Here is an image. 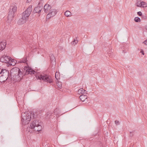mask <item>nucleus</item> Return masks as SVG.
<instances>
[{
	"label": "nucleus",
	"instance_id": "35",
	"mask_svg": "<svg viewBox=\"0 0 147 147\" xmlns=\"http://www.w3.org/2000/svg\"><path fill=\"white\" fill-rule=\"evenodd\" d=\"M41 3L42 4V1L41 2Z\"/></svg>",
	"mask_w": 147,
	"mask_h": 147
},
{
	"label": "nucleus",
	"instance_id": "34",
	"mask_svg": "<svg viewBox=\"0 0 147 147\" xmlns=\"http://www.w3.org/2000/svg\"><path fill=\"white\" fill-rule=\"evenodd\" d=\"M146 29L147 30V26L146 27Z\"/></svg>",
	"mask_w": 147,
	"mask_h": 147
},
{
	"label": "nucleus",
	"instance_id": "36",
	"mask_svg": "<svg viewBox=\"0 0 147 147\" xmlns=\"http://www.w3.org/2000/svg\"><path fill=\"white\" fill-rule=\"evenodd\" d=\"M146 40H147V39Z\"/></svg>",
	"mask_w": 147,
	"mask_h": 147
},
{
	"label": "nucleus",
	"instance_id": "21",
	"mask_svg": "<svg viewBox=\"0 0 147 147\" xmlns=\"http://www.w3.org/2000/svg\"><path fill=\"white\" fill-rule=\"evenodd\" d=\"M142 7H147V3L144 1H142L141 3Z\"/></svg>",
	"mask_w": 147,
	"mask_h": 147
},
{
	"label": "nucleus",
	"instance_id": "29",
	"mask_svg": "<svg viewBox=\"0 0 147 147\" xmlns=\"http://www.w3.org/2000/svg\"><path fill=\"white\" fill-rule=\"evenodd\" d=\"M14 61V59H12L11 61V62L12 63V64H11V65H15V63H13V62Z\"/></svg>",
	"mask_w": 147,
	"mask_h": 147
},
{
	"label": "nucleus",
	"instance_id": "27",
	"mask_svg": "<svg viewBox=\"0 0 147 147\" xmlns=\"http://www.w3.org/2000/svg\"><path fill=\"white\" fill-rule=\"evenodd\" d=\"M137 14L140 16L142 15V13L141 11H139L137 12Z\"/></svg>",
	"mask_w": 147,
	"mask_h": 147
},
{
	"label": "nucleus",
	"instance_id": "6",
	"mask_svg": "<svg viewBox=\"0 0 147 147\" xmlns=\"http://www.w3.org/2000/svg\"><path fill=\"white\" fill-rule=\"evenodd\" d=\"M32 11V6L31 5L29 6L27 9L22 13V17L28 20Z\"/></svg>",
	"mask_w": 147,
	"mask_h": 147
},
{
	"label": "nucleus",
	"instance_id": "33",
	"mask_svg": "<svg viewBox=\"0 0 147 147\" xmlns=\"http://www.w3.org/2000/svg\"><path fill=\"white\" fill-rule=\"evenodd\" d=\"M109 56L110 57H112V56L111 55H109Z\"/></svg>",
	"mask_w": 147,
	"mask_h": 147
},
{
	"label": "nucleus",
	"instance_id": "13",
	"mask_svg": "<svg viewBox=\"0 0 147 147\" xmlns=\"http://www.w3.org/2000/svg\"><path fill=\"white\" fill-rule=\"evenodd\" d=\"M27 20L23 17L20 18L18 21L17 23L19 25H22L26 22Z\"/></svg>",
	"mask_w": 147,
	"mask_h": 147
},
{
	"label": "nucleus",
	"instance_id": "25",
	"mask_svg": "<svg viewBox=\"0 0 147 147\" xmlns=\"http://www.w3.org/2000/svg\"><path fill=\"white\" fill-rule=\"evenodd\" d=\"M59 111V110L58 109H55L54 111V113L56 114H57L58 113H57V111Z\"/></svg>",
	"mask_w": 147,
	"mask_h": 147
},
{
	"label": "nucleus",
	"instance_id": "22",
	"mask_svg": "<svg viewBox=\"0 0 147 147\" xmlns=\"http://www.w3.org/2000/svg\"><path fill=\"white\" fill-rule=\"evenodd\" d=\"M134 20L136 22H140L141 20L139 18L136 17L134 18Z\"/></svg>",
	"mask_w": 147,
	"mask_h": 147
},
{
	"label": "nucleus",
	"instance_id": "4",
	"mask_svg": "<svg viewBox=\"0 0 147 147\" xmlns=\"http://www.w3.org/2000/svg\"><path fill=\"white\" fill-rule=\"evenodd\" d=\"M9 76V71L5 69H0V82L6 81Z\"/></svg>",
	"mask_w": 147,
	"mask_h": 147
},
{
	"label": "nucleus",
	"instance_id": "23",
	"mask_svg": "<svg viewBox=\"0 0 147 147\" xmlns=\"http://www.w3.org/2000/svg\"><path fill=\"white\" fill-rule=\"evenodd\" d=\"M55 77L57 80H58L59 78V73L57 72L55 74Z\"/></svg>",
	"mask_w": 147,
	"mask_h": 147
},
{
	"label": "nucleus",
	"instance_id": "32",
	"mask_svg": "<svg viewBox=\"0 0 147 147\" xmlns=\"http://www.w3.org/2000/svg\"><path fill=\"white\" fill-rule=\"evenodd\" d=\"M74 42H75V44H76V43H78V41L77 40H74Z\"/></svg>",
	"mask_w": 147,
	"mask_h": 147
},
{
	"label": "nucleus",
	"instance_id": "12",
	"mask_svg": "<svg viewBox=\"0 0 147 147\" xmlns=\"http://www.w3.org/2000/svg\"><path fill=\"white\" fill-rule=\"evenodd\" d=\"M51 8V6L48 4H45L44 7V10L46 13H48Z\"/></svg>",
	"mask_w": 147,
	"mask_h": 147
},
{
	"label": "nucleus",
	"instance_id": "3",
	"mask_svg": "<svg viewBox=\"0 0 147 147\" xmlns=\"http://www.w3.org/2000/svg\"><path fill=\"white\" fill-rule=\"evenodd\" d=\"M42 122L41 121L38 119L33 121L31 123L30 126L32 129H34V130L36 131H39L42 130Z\"/></svg>",
	"mask_w": 147,
	"mask_h": 147
},
{
	"label": "nucleus",
	"instance_id": "16",
	"mask_svg": "<svg viewBox=\"0 0 147 147\" xmlns=\"http://www.w3.org/2000/svg\"><path fill=\"white\" fill-rule=\"evenodd\" d=\"M27 58L26 57H24L22 60L18 61L19 63H25L27 62Z\"/></svg>",
	"mask_w": 147,
	"mask_h": 147
},
{
	"label": "nucleus",
	"instance_id": "9",
	"mask_svg": "<svg viewBox=\"0 0 147 147\" xmlns=\"http://www.w3.org/2000/svg\"><path fill=\"white\" fill-rule=\"evenodd\" d=\"M24 70H26V72L25 73V75H27L28 74H30L31 75H32L34 74L35 71L33 70L32 69L26 66L24 67Z\"/></svg>",
	"mask_w": 147,
	"mask_h": 147
},
{
	"label": "nucleus",
	"instance_id": "31",
	"mask_svg": "<svg viewBox=\"0 0 147 147\" xmlns=\"http://www.w3.org/2000/svg\"><path fill=\"white\" fill-rule=\"evenodd\" d=\"M32 0H27L26 2L27 3H29Z\"/></svg>",
	"mask_w": 147,
	"mask_h": 147
},
{
	"label": "nucleus",
	"instance_id": "24",
	"mask_svg": "<svg viewBox=\"0 0 147 147\" xmlns=\"http://www.w3.org/2000/svg\"><path fill=\"white\" fill-rule=\"evenodd\" d=\"M57 85L59 88H61L62 87V83L61 82H58L57 83Z\"/></svg>",
	"mask_w": 147,
	"mask_h": 147
},
{
	"label": "nucleus",
	"instance_id": "14",
	"mask_svg": "<svg viewBox=\"0 0 147 147\" xmlns=\"http://www.w3.org/2000/svg\"><path fill=\"white\" fill-rule=\"evenodd\" d=\"M6 45L5 42H1L0 44V50H3L5 48Z\"/></svg>",
	"mask_w": 147,
	"mask_h": 147
},
{
	"label": "nucleus",
	"instance_id": "18",
	"mask_svg": "<svg viewBox=\"0 0 147 147\" xmlns=\"http://www.w3.org/2000/svg\"><path fill=\"white\" fill-rule=\"evenodd\" d=\"M86 90L83 89V88L80 89L78 91V93L79 94H83L84 93Z\"/></svg>",
	"mask_w": 147,
	"mask_h": 147
},
{
	"label": "nucleus",
	"instance_id": "30",
	"mask_svg": "<svg viewBox=\"0 0 147 147\" xmlns=\"http://www.w3.org/2000/svg\"><path fill=\"white\" fill-rule=\"evenodd\" d=\"M143 43L145 44L146 45H147V40H146Z\"/></svg>",
	"mask_w": 147,
	"mask_h": 147
},
{
	"label": "nucleus",
	"instance_id": "19",
	"mask_svg": "<svg viewBox=\"0 0 147 147\" xmlns=\"http://www.w3.org/2000/svg\"><path fill=\"white\" fill-rule=\"evenodd\" d=\"M141 2L140 1H138L136 3V5L138 7H142Z\"/></svg>",
	"mask_w": 147,
	"mask_h": 147
},
{
	"label": "nucleus",
	"instance_id": "28",
	"mask_svg": "<svg viewBox=\"0 0 147 147\" xmlns=\"http://www.w3.org/2000/svg\"><path fill=\"white\" fill-rule=\"evenodd\" d=\"M140 53H142V54L143 55H144V51L143 50L141 49V50Z\"/></svg>",
	"mask_w": 147,
	"mask_h": 147
},
{
	"label": "nucleus",
	"instance_id": "7",
	"mask_svg": "<svg viewBox=\"0 0 147 147\" xmlns=\"http://www.w3.org/2000/svg\"><path fill=\"white\" fill-rule=\"evenodd\" d=\"M40 80H43L45 82L51 83L52 82L53 80L51 77L46 74H41L38 77Z\"/></svg>",
	"mask_w": 147,
	"mask_h": 147
},
{
	"label": "nucleus",
	"instance_id": "10",
	"mask_svg": "<svg viewBox=\"0 0 147 147\" xmlns=\"http://www.w3.org/2000/svg\"><path fill=\"white\" fill-rule=\"evenodd\" d=\"M11 59V58L9 56L3 55L0 59L1 62L3 63H7Z\"/></svg>",
	"mask_w": 147,
	"mask_h": 147
},
{
	"label": "nucleus",
	"instance_id": "15",
	"mask_svg": "<svg viewBox=\"0 0 147 147\" xmlns=\"http://www.w3.org/2000/svg\"><path fill=\"white\" fill-rule=\"evenodd\" d=\"M80 98L81 101L84 102L87 99V96L86 95L82 94L80 96Z\"/></svg>",
	"mask_w": 147,
	"mask_h": 147
},
{
	"label": "nucleus",
	"instance_id": "1",
	"mask_svg": "<svg viewBox=\"0 0 147 147\" xmlns=\"http://www.w3.org/2000/svg\"><path fill=\"white\" fill-rule=\"evenodd\" d=\"M22 120L23 124L26 125L29 123L31 119L34 118V115L33 112H28L22 113Z\"/></svg>",
	"mask_w": 147,
	"mask_h": 147
},
{
	"label": "nucleus",
	"instance_id": "11",
	"mask_svg": "<svg viewBox=\"0 0 147 147\" xmlns=\"http://www.w3.org/2000/svg\"><path fill=\"white\" fill-rule=\"evenodd\" d=\"M40 2H39L38 6L35 8L34 9L33 11V12L34 13H38V14L40 13L41 10L42 9V6L41 5H40Z\"/></svg>",
	"mask_w": 147,
	"mask_h": 147
},
{
	"label": "nucleus",
	"instance_id": "2",
	"mask_svg": "<svg viewBox=\"0 0 147 147\" xmlns=\"http://www.w3.org/2000/svg\"><path fill=\"white\" fill-rule=\"evenodd\" d=\"M12 71H13L14 74L13 76L14 81L15 82L20 81L22 79L24 76L22 72L18 68H14Z\"/></svg>",
	"mask_w": 147,
	"mask_h": 147
},
{
	"label": "nucleus",
	"instance_id": "20",
	"mask_svg": "<svg viewBox=\"0 0 147 147\" xmlns=\"http://www.w3.org/2000/svg\"><path fill=\"white\" fill-rule=\"evenodd\" d=\"M50 57L51 61L52 62H55V59L54 55H50Z\"/></svg>",
	"mask_w": 147,
	"mask_h": 147
},
{
	"label": "nucleus",
	"instance_id": "26",
	"mask_svg": "<svg viewBox=\"0 0 147 147\" xmlns=\"http://www.w3.org/2000/svg\"><path fill=\"white\" fill-rule=\"evenodd\" d=\"M115 122L116 125H118L120 124V123L119 121L116 120L115 121Z\"/></svg>",
	"mask_w": 147,
	"mask_h": 147
},
{
	"label": "nucleus",
	"instance_id": "17",
	"mask_svg": "<svg viewBox=\"0 0 147 147\" xmlns=\"http://www.w3.org/2000/svg\"><path fill=\"white\" fill-rule=\"evenodd\" d=\"M65 15L67 17H69L71 16L70 12L69 11H67L65 13Z\"/></svg>",
	"mask_w": 147,
	"mask_h": 147
},
{
	"label": "nucleus",
	"instance_id": "5",
	"mask_svg": "<svg viewBox=\"0 0 147 147\" xmlns=\"http://www.w3.org/2000/svg\"><path fill=\"white\" fill-rule=\"evenodd\" d=\"M17 10V7L16 5L11 6L10 8L8 16V22L10 23L13 20L15 13Z\"/></svg>",
	"mask_w": 147,
	"mask_h": 147
},
{
	"label": "nucleus",
	"instance_id": "8",
	"mask_svg": "<svg viewBox=\"0 0 147 147\" xmlns=\"http://www.w3.org/2000/svg\"><path fill=\"white\" fill-rule=\"evenodd\" d=\"M48 13L46 16L47 19H49L55 16L57 13V11L55 9L51 8Z\"/></svg>",
	"mask_w": 147,
	"mask_h": 147
}]
</instances>
